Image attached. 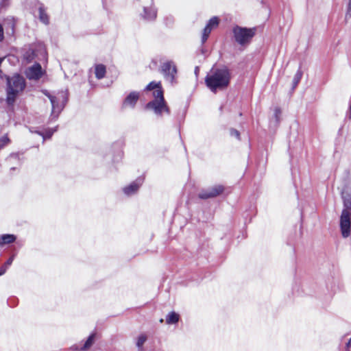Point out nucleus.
Masks as SVG:
<instances>
[{"mask_svg": "<svg viewBox=\"0 0 351 351\" xmlns=\"http://www.w3.org/2000/svg\"><path fill=\"white\" fill-rule=\"evenodd\" d=\"M43 74L42 67L39 64H36L29 67L26 72L27 77L29 80H38Z\"/></svg>", "mask_w": 351, "mask_h": 351, "instance_id": "nucleus-11", "label": "nucleus"}, {"mask_svg": "<svg viewBox=\"0 0 351 351\" xmlns=\"http://www.w3.org/2000/svg\"><path fill=\"white\" fill-rule=\"evenodd\" d=\"M256 33L255 28H246L237 26L233 29L234 38L236 42L242 46L248 45Z\"/></svg>", "mask_w": 351, "mask_h": 351, "instance_id": "nucleus-5", "label": "nucleus"}, {"mask_svg": "<svg viewBox=\"0 0 351 351\" xmlns=\"http://www.w3.org/2000/svg\"><path fill=\"white\" fill-rule=\"evenodd\" d=\"M302 74H303L302 71L300 69H299L297 71V72L294 75V77L293 79V88H295L300 82V81L302 77Z\"/></svg>", "mask_w": 351, "mask_h": 351, "instance_id": "nucleus-20", "label": "nucleus"}, {"mask_svg": "<svg viewBox=\"0 0 351 351\" xmlns=\"http://www.w3.org/2000/svg\"><path fill=\"white\" fill-rule=\"evenodd\" d=\"M7 270V267L5 265H3L0 267V276L4 274Z\"/></svg>", "mask_w": 351, "mask_h": 351, "instance_id": "nucleus-28", "label": "nucleus"}, {"mask_svg": "<svg viewBox=\"0 0 351 351\" xmlns=\"http://www.w3.org/2000/svg\"><path fill=\"white\" fill-rule=\"evenodd\" d=\"M26 86L25 78L15 74L7 77L6 101L8 104L12 105L16 99L23 93Z\"/></svg>", "mask_w": 351, "mask_h": 351, "instance_id": "nucleus-3", "label": "nucleus"}, {"mask_svg": "<svg viewBox=\"0 0 351 351\" xmlns=\"http://www.w3.org/2000/svg\"><path fill=\"white\" fill-rule=\"evenodd\" d=\"M141 15L145 19L152 21L156 17V11L154 8H144L143 13Z\"/></svg>", "mask_w": 351, "mask_h": 351, "instance_id": "nucleus-13", "label": "nucleus"}, {"mask_svg": "<svg viewBox=\"0 0 351 351\" xmlns=\"http://www.w3.org/2000/svg\"><path fill=\"white\" fill-rule=\"evenodd\" d=\"M141 184L142 181L141 180H138L135 182H133L130 185L124 187L123 191L126 195H132L138 191Z\"/></svg>", "mask_w": 351, "mask_h": 351, "instance_id": "nucleus-12", "label": "nucleus"}, {"mask_svg": "<svg viewBox=\"0 0 351 351\" xmlns=\"http://www.w3.org/2000/svg\"><path fill=\"white\" fill-rule=\"evenodd\" d=\"M34 52L33 50L29 49L28 51L26 52V53L24 55V58L27 59L28 62H30L33 60L34 57Z\"/></svg>", "mask_w": 351, "mask_h": 351, "instance_id": "nucleus-22", "label": "nucleus"}, {"mask_svg": "<svg viewBox=\"0 0 351 351\" xmlns=\"http://www.w3.org/2000/svg\"><path fill=\"white\" fill-rule=\"evenodd\" d=\"M39 18L40 20L45 24H47L49 22V19L47 14L45 13V10L42 8H39Z\"/></svg>", "mask_w": 351, "mask_h": 351, "instance_id": "nucleus-21", "label": "nucleus"}, {"mask_svg": "<svg viewBox=\"0 0 351 351\" xmlns=\"http://www.w3.org/2000/svg\"><path fill=\"white\" fill-rule=\"evenodd\" d=\"M106 69L104 64H99L95 66V75L99 80L104 77L106 75Z\"/></svg>", "mask_w": 351, "mask_h": 351, "instance_id": "nucleus-17", "label": "nucleus"}, {"mask_svg": "<svg viewBox=\"0 0 351 351\" xmlns=\"http://www.w3.org/2000/svg\"><path fill=\"white\" fill-rule=\"evenodd\" d=\"M9 143V138L7 136H3L0 139V149L4 147Z\"/></svg>", "mask_w": 351, "mask_h": 351, "instance_id": "nucleus-24", "label": "nucleus"}, {"mask_svg": "<svg viewBox=\"0 0 351 351\" xmlns=\"http://www.w3.org/2000/svg\"><path fill=\"white\" fill-rule=\"evenodd\" d=\"M163 322H164L163 319H162V318H161V319H160V323H162Z\"/></svg>", "mask_w": 351, "mask_h": 351, "instance_id": "nucleus-31", "label": "nucleus"}, {"mask_svg": "<svg viewBox=\"0 0 351 351\" xmlns=\"http://www.w3.org/2000/svg\"><path fill=\"white\" fill-rule=\"evenodd\" d=\"M97 334L95 332L92 333L90 335V336L88 337L86 341H85L83 346L80 349V351H85L91 348V346L95 343V339H96Z\"/></svg>", "mask_w": 351, "mask_h": 351, "instance_id": "nucleus-16", "label": "nucleus"}, {"mask_svg": "<svg viewBox=\"0 0 351 351\" xmlns=\"http://www.w3.org/2000/svg\"><path fill=\"white\" fill-rule=\"evenodd\" d=\"M340 228L343 237L347 238L350 234V219L349 213L343 210L340 219Z\"/></svg>", "mask_w": 351, "mask_h": 351, "instance_id": "nucleus-7", "label": "nucleus"}, {"mask_svg": "<svg viewBox=\"0 0 351 351\" xmlns=\"http://www.w3.org/2000/svg\"><path fill=\"white\" fill-rule=\"evenodd\" d=\"M146 90H153L154 100L146 105V108L154 110L157 115H162L165 112L169 114V109L165 101L163 90L160 82H151L145 88Z\"/></svg>", "mask_w": 351, "mask_h": 351, "instance_id": "nucleus-1", "label": "nucleus"}, {"mask_svg": "<svg viewBox=\"0 0 351 351\" xmlns=\"http://www.w3.org/2000/svg\"><path fill=\"white\" fill-rule=\"evenodd\" d=\"M218 25H219V19L216 16L211 18L208 21V23L206 24V27H204V29L203 30V34H202V43H205L211 31L213 29L216 28L218 26Z\"/></svg>", "mask_w": 351, "mask_h": 351, "instance_id": "nucleus-9", "label": "nucleus"}, {"mask_svg": "<svg viewBox=\"0 0 351 351\" xmlns=\"http://www.w3.org/2000/svg\"><path fill=\"white\" fill-rule=\"evenodd\" d=\"M223 191V187L221 185H216L209 189L202 190L199 193V197L201 199L213 198L219 195Z\"/></svg>", "mask_w": 351, "mask_h": 351, "instance_id": "nucleus-8", "label": "nucleus"}, {"mask_svg": "<svg viewBox=\"0 0 351 351\" xmlns=\"http://www.w3.org/2000/svg\"><path fill=\"white\" fill-rule=\"evenodd\" d=\"M281 114V110L279 108H276L274 110V115L276 119V121H278L280 116Z\"/></svg>", "mask_w": 351, "mask_h": 351, "instance_id": "nucleus-26", "label": "nucleus"}, {"mask_svg": "<svg viewBox=\"0 0 351 351\" xmlns=\"http://www.w3.org/2000/svg\"><path fill=\"white\" fill-rule=\"evenodd\" d=\"M350 18L351 17V0L348 1V4L347 6V10L346 14V18Z\"/></svg>", "mask_w": 351, "mask_h": 351, "instance_id": "nucleus-25", "label": "nucleus"}, {"mask_svg": "<svg viewBox=\"0 0 351 351\" xmlns=\"http://www.w3.org/2000/svg\"><path fill=\"white\" fill-rule=\"evenodd\" d=\"M197 71H198V68L197 67V68L195 69V73H197Z\"/></svg>", "mask_w": 351, "mask_h": 351, "instance_id": "nucleus-32", "label": "nucleus"}, {"mask_svg": "<svg viewBox=\"0 0 351 351\" xmlns=\"http://www.w3.org/2000/svg\"><path fill=\"white\" fill-rule=\"evenodd\" d=\"M3 38V29L2 26L0 25V41Z\"/></svg>", "mask_w": 351, "mask_h": 351, "instance_id": "nucleus-29", "label": "nucleus"}, {"mask_svg": "<svg viewBox=\"0 0 351 351\" xmlns=\"http://www.w3.org/2000/svg\"><path fill=\"white\" fill-rule=\"evenodd\" d=\"M15 156V154L11 155L10 157Z\"/></svg>", "mask_w": 351, "mask_h": 351, "instance_id": "nucleus-33", "label": "nucleus"}, {"mask_svg": "<svg viewBox=\"0 0 351 351\" xmlns=\"http://www.w3.org/2000/svg\"><path fill=\"white\" fill-rule=\"evenodd\" d=\"M140 97V94L138 92L133 91L131 92L124 99L123 104H122V108H132L133 109L136 102L138 101Z\"/></svg>", "mask_w": 351, "mask_h": 351, "instance_id": "nucleus-10", "label": "nucleus"}, {"mask_svg": "<svg viewBox=\"0 0 351 351\" xmlns=\"http://www.w3.org/2000/svg\"><path fill=\"white\" fill-rule=\"evenodd\" d=\"M342 198L343 199L345 210L351 208V190L347 189L342 192Z\"/></svg>", "mask_w": 351, "mask_h": 351, "instance_id": "nucleus-15", "label": "nucleus"}, {"mask_svg": "<svg viewBox=\"0 0 351 351\" xmlns=\"http://www.w3.org/2000/svg\"><path fill=\"white\" fill-rule=\"evenodd\" d=\"M147 340V336L145 334H141L137 339L136 346L139 348L140 351H143V346Z\"/></svg>", "mask_w": 351, "mask_h": 351, "instance_id": "nucleus-19", "label": "nucleus"}, {"mask_svg": "<svg viewBox=\"0 0 351 351\" xmlns=\"http://www.w3.org/2000/svg\"><path fill=\"white\" fill-rule=\"evenodd\" d=\"M56 131V130H53V129H49L48 130L46 131L45 134H43L41 133H39V134L40 135H43V140H45V138H49L53 133Z\"/></svg>", "mask_w": 351, "mask_h": 351, "instance_id": "nucleus-23", "label": "nucleus"}, {"mask_svg": "<svg viewBox=\"0 0 351 351\" xmlns=\"http://www.w3.org/2000/svg\"><path fill=\"white\" fill-rule=\"evenodd\" d=\"M230 134H231L232 136H235V137H237L238 138H239V132L237 130H233V129L231 130H230Z\"/></svg>", "mask_w": 351, "mask_h": 351, "instance_id": "nucleus-27", "label": "nucleus"}, {"mask_svg": "<svg viewBox=\"0 0 351 351\" xmlns=\"http://www.w3.org/2000/svg\"><path fill=\"white\" fill-rule=\"evenodd\" d=\"M42 92L50 100L52 107L51 116L54 118L58 117L67 101L66 92L60 91L56 94H51L46 90H43Z\"/></svg>", "mask_w": 351, "mask_h": 351, "instance_id": "nucleus-4", "label": "nucleus"}, {"mask_svg": "<svg viewBox=\"0 0 351 351\" xmlns=\"http://www.w3.org/2000/svg\"><path fill=\"white\" fill-rule=\"evenodd\" d=\"M180 315L174 311L170 312L166 317V323L167 324H173L179 322Z\"/></svg>", "mask_w": 351, "mask_h": 351, "instance_id": "nucleus-18", "label": "nucleus"}, {"mask_svg": "<svg viewBox=\"0 0 351 351\" xmlns=\"http://www.w3.org/2000/svg\"><path fill=\"white\" fill-rule=\"evenodd\" d=\"M230 73L228 69H213L205 79L206 86L212 92L226 88L230 82Z\"/></svg>", "mask_w": 351, "mask_h": 351, "instance_id": "nucleus-2", "label": "nucleus"}, {"mask_svg": "<svg viewBox=\"0 0 351 351\" xmlns=\"http://www.w3.org/2000/svg\"><path fill=\"white\" fill-rule=\"evenodd\" d=\"M160 71L166 81L173 84L176 82L177 69L172 61H166L160 66Z\"/></svg>", "mask_w": 351, "mask_h": 351, "instance_id": "nucleus-6", "label": "nucleus"}, {"mask_svg": "<svg viewBox=\"0 0 351 351\" xmlns=\"http://www.w3.org/2000/svg\"><path fill=\"white\" fill-rule=\"evenodd\" d=\"M16 236L11 234H5L0 236V247L6 244H10L15 241Z\"/></svg>", "mask_w": 351, "mask_h": 351, "instance_id": "nucleus-14", "label": "nucleus"}, {"mask_svg": "<svg viewBox=\"0 0 351 351\" xmlns=\"http://www.w3.org/2000/svg\"><path fill=\"white\" fill-rule=\"evenodd\" d=\"M351 345V338L349 339L348 342L346 343V348L348 349Z\"/></svg>", "mask_w": 351, "mask_h": 351, "instance_id": "nucleus-30", "label": "nucleus"}]
</instances>
